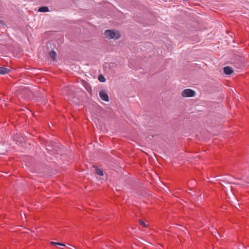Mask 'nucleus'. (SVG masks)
<instances>
[{"mask_svg":"<svg viewBox=\"0 0 249 249\" xmlns=\"http://www.w3.org/2000/svg\"><path fill=\"white\" fill-rule=\"evenodd\" d=\"M104 35L107 38L113 39H118L120 36L118 32L109 30H106L104 33Z\"/></svg>","mask_w":249,"mask_h":249,"instance_id":"1","label":"nucleus"},{"mask_svg":"<svg viewBox=\"0 0 249 249\" xmlns=\"http://www.w3.org/2000/svg\"><path fill=\"white\" fill-rule=\"evenodd\" d=\"M196 95V92L194 90L187 89H185L181 92V95L184 97H194Z\"/></svg>","mask_w":249,"mask_h":249,"instance_id":"2","label":"nucleus"},{"mask_svg":"<svg viewBox=\"0 0 249 249\" xmlns=\"http://www.w3.org/2000/svg\"><path fill=\"white\" fill-rule=\"evenodd\" d=\"M99 96L100 98L106 102H108L109 101L108 96L107 94V93L104 90H101L99 92Z\"/></svg>","mask_w":249,"mask_h":249,"instance_id":"3","label":"nucleus"},{"mask_svg":"<svg viewBox=\"0 0 249 249\" xmlns=\"http://www.w3.org/2000/svg\"><path fill=\"white\" fill-rule=\"evenodd\" d=\"M224 72L227 75H230L233 72L232 69L229 66H227L224 68Z\"/></svg>","mask_w":249,"mask_h":249,"instance_id":"4","label":"nucleus"},{"mask_svg":"<svg viewBox=\"0 0 249 249\" xmlns=\"http://www.w3.org/2000/svg\"><path fill=\"white\" fill-rule=\"evenodd\" d=\"M11 71V69H7L5 67H0V73L1 74H5L8 73Z\"/></svg>","mask_w":249,"mask_h":249,"instance_id":"5","label":"nucleus"},{"mask_svg":"<svg viewBox=\"0 0 249 249\" xmlns=\"http://www.w3.org/2000/svg\"><path fill=\"white\" fill-rule=\"evenodd\" d=\"M55 55H56V53L54 51H51L49 53V57L52 59L53 60V61L55 60L56 59V57H55Z\"/></svg>","mask_w":249,"mask_h":249,"instance_id":"6","label":"nucleus"},{"mask_svg":"<svg viewBox=\"0 0 249 249\" xmlns=\"http://www.w3.org/2000/svg\"><path fill=\"white\" fill-rule=\"evenodd\" d=\"M49 11V8L47 6L40 7L38 9V11L41 12H47Z\"/></svg>","mask_w":249,"mask_h":249,"instance_id":"7","label":"nucleus"},{"mask_svg":"<svg viewBox=\"0 0 249 249\" xmlns=\"http://www.w3.org/2000/svg\"><path fill=\"white\" fill-rule=\"evenodd\" d=\"M98 80L101 82H104L106 81L105 77L102 74H100L98 76Z\"/></svg>","mask_w":249,"mask_h":249,"instance_id":"8","label":"nucleus"},{"mask_svg":"<svg viewBox=\"0 0 249 249\" xmlns=\"http://www.w3.org/2000/svg\"><path fill=\"white\" fill-rule=\"evenodd\" d=\"M96 172L98 175L101 176H103V175H104L102 170H101L100 169H97Z\"/></svg>","mask_w":249,"mask_h":249,"instance_id":"9","label":"nucleus"},{"mask_svg":"<svg viewBox=\"0 0 249 249\" xmlns=\"http://www.w3.org/2000/svg\"><path fill=\"white\" fill-rule=\"evenodd\" d=\"M139 223L143 227L145 228L147 227V225L142 220H139Z\"/></svg>","mask_w":249,"mask_h":249,"instance_id":"10","label":"nucleus"},{"mask_svg":"<svg viewBox=\"0 0 249 249\" xmlns=\"http://www.w3.org/2000/svg\"><path fill=\"white\" fill-rule=\"evenodd\" d=\"M51 244L53 245H59L60 244V243L59 242H51Z\"/></svg>","mask_w":249,"mask_h":249,"instance_id":"11","label":"nucleus"},{"mask_svg":"<svg viewBox=\"0 0 249 249\" xmlns=\"http://www.w3.org/2000/svg\"><path fill=\"white\" fill-rule=\"evenodd\" d=\"M48 150H50V151H53V153H57V150L55 149H48Z\"/></svg>","mask_w":249,"mask_h":249,"instance_id":"12","label":"nucleus"},{"mask_svg":"<svg viewBox=\"0 0 249 249\" xmlns=\"http://www.w3.org/2000/svg\"><path fill=\"white\" fill-rule=\"evenodd\" d=\"M22 138L20 137L19 139V140H18V141L19 142H21L22 141Z\"/></svg>","mask_w":249,"mask_h":249,"instance_id":"13","label":"nucleus"},{"mask_svg":"<svg viewBox=\"0 0 249 249\" xmlns=\"http://www.w3.org/2000/svg\"><path fill=\"white\" fill-rule=\"evenodd\" d=\"M59 246H64L65 247V245L63 244V243H60V244H59Z\"/></svg>","mask_w":249,"mask_h":249,"instance_id":"14","label":"nucleus"},{"mask_svg":"<svg viewBox=\"0 0 249 249\" xmlns=\"http://www.w3.org/2000/svg\"><path fill=\"white\" fill-rule=\"evenodd\" d=\"M247 182L249 184V178L247 180Z\"/></svg>","mask_w":249,"mask_h":249,"instance_id":"15","label":"nucleus"},{"mask_svg":"<svg viewBox=\"0 0 249 249\" xmlns=\"http://www.w3.org/2000/svg\"><path fill=\"white\" fill-rule=\"evenodd\" d=\"M14 140H15V141L16 140V136L14 137Z\"/></svg>","mask_w":249,"mask_h":249,"instance_id":"16","label":"nucleus"}]
</instances>
